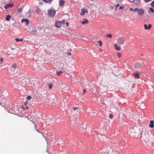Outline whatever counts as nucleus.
<instances>
[{"label":"nucleus","mask_w":154,"mask_h":154,"mask_svg":"<svg viewBox=\"0 0 154 154\" xmlns=\"http://www.w3.org/2000/svg\"><path fill=\"white\" fill-rule=\"evenodd\" d=\"M150 132L148 131H143L141 132L140 138L142 140L145 141L150 140V136L149 135Z\"/></svg>","instance_id":"obj_1"},{"label":"nucleus","mask_w":154,"mask_h":154,"mask_svg":"<svg viewBox=\"0 0 154 154\" xmlns=\"http://www.w3.org/2000/svg\"><path fill=\"white\" fill-rule=\"evenodd\" d=\"M11 71L12 74L14 75H16L18 71L16 64H14L11 67Z\"/></svg>","instance_id":"obj_2"},{"label":"nucleus","mask_w":154,"mask_h":154,"mask_svg":"<svg viewBox=\"0 0 154 154\" xmlns=\"http://www.w3.org/2000/svg\"><path fill=\"white\" fill-rule=\"evenodd\" d=\"M134 12H137L139 16H141L144 14V11L143 9L135 8L134 9Z\"/></svg>","instance_id":"obj_3"},{"label":"nucleus","mask_w":154,"mask_h":154,"mask_svg":"<svg viewBox=\"0 0 154 154\" xmlns=\"http://www.w3.org/2000/svg\"><path fill=\"white\" fill-rule=\"evenodd\" d=\"M56 12V11L54 10L51 9L48 11V14L50 17H54Z\"/></svg>","instance_id":"obj_4"},{"label":"nucleus","mask_w":154,"mask_h":154,"mask_svg":"<svg viewBox=\"0 0 154 154\" xmlns=\"http://www.w3.org/2000/svg\"><path fill=\"white\" fill-rule=\"evenodd\" d=\"M136 127H134V128H130L128 131V135L134 136L136 132L134 130V129Z\"/></svg>","instance_id":"obj_5"},{"label":"nucleus","mask_w":154,"mask_h":154,"mask_svg":"<svg viewBox=\"0 0 154 154\" xmlns=\"http://www.w3.org/2000/svg\"><path fill=\"white\" fill-rule=\"evenodd\" d=\"M118 42L121 45H123L125 42V39L123 37H120L117 39Z\"/></svg>","instance_id":"obj_6"},{"label":"nucleus","mask_w":154,"mask_h":154,"mask_svg":"<svg viewBox=\"0 0 154 154\" xmlns=\"http://www.w3.org/2000/svg\"><path fill=\"white\" fill-rule=\"evenodd\" d=\"M68 105V104L65 101L62 102L61 104L62 106L63 107V109H66L67 108Z\"/></svg>","instance_id":"obj_7"},{"label":"nucleus","mask_w":154,"mask_h":154,"mask_svg":"<svg viewBox=\"0 0 154 154\" xmlns=\"http://www.w3.org/2000/svg\"><path fill=\"white\" fill-rule=\"evenodd\" d=\"M143 66V63H137L135 65V67L137 69L140 68L142 67Z\"/></svg>","instance_id":"obj_8"},{"label":"nucleus","mask_w":154,"mask_h":154,"mask_svg":"<svg viewBox=\"0 0 154 154\" xmlns=\"http://www.w3.org/2000/svg\"><path fill=\"white\" fill-rule=\"evenodd\" d=\"M29 22V20H28L25 19H23L21 20V22L24 23V24L26 26L28 25Z\"/></svg>","instance_id":"obj_9"},{"label":"nucleus","mask_w":154,"mask_h":154,"mask_svg":"<svg viewBox=\"0 0 154 154\" xmlns=\"http://www.w3.org/2000/svg\"><path fill=\"white\" fill-rule=\"evenodd\" d=\"M55 26L57 28H60L61 26V23L60 21H57L55 23Z\"/></svg>","instance_id":"obj_10"},{"label":"nucleus","mask_w":154,"mask_h":154,"mask_svg":"<svg viewBox=\"0 0 154 154\" xmlns=\"http://www.w3.org/2000/svg\"><path fill=\"white\" fill-rule=\"evenodd\" d=\"M144 28L146 30L149 29L151 27V24H149L148 26L146 24H144Z\"/></svg>","instance_id":"obj_11"},{"label":"nucleus","mask_w":154,"mask_h":154,"mask_svg":"<svg viewBox=\"0 0 154 154\" xmlns=\"http://www.w3.org/2000/svg\"><path fill=\"white\" fill-rule=\"evenodd\" d=\"M82 12L80 13V14L82 16L84 15L85 13L88 12V11L87 9H82Z\"/></svg>","instance_id":"obj_12"},{"label":"nucleus","mask_w":154,"mask_h":154,"mask_svg":"<svg viewBox=\"0 0 154 154\" xmlns=\"http://www.w3.org/2000/svg\"><path fill=\"white\" fill-rule=\"evenodd\" d=\"M13 4H10L8 3L5 6V9H7L9 7H12L13 6Z\"/></svg>","instance_id":"obj_13"},{"label":"nucleus","mask_w":154,"mask_h":154,"mask_svg":"<svg viewBox=\"0 0 154 154\" xmlns=\"http://www.w3.org/2000/svg\"><path fill=\"white\" fill-rule=\"evenodd\" d=\"M140 0H133L132 1L134 4L136 5H138L140 3Z\"/></svg>","instance_id":"obj_14"},{"label":"nucleus","mask_w":154,"mask_h":154,"mask_svg":"<svg viewBox=\"0 0 154 154\" xmlns=\"http://www.w3.org/2000/svg\"><path fill=\"white\" fill-rule=\"evenodd\" d=\"M154 122L153 120H151L150 121L149 124V127L151 128H153L154 127Z\"/></svg>","instance_id":"obj_15"},{"label":"nucleus","mask_w":154,"mask_h":154,"mask_svg":"<svg viewBox=\"0 0 154 154\" xmlns=\"http://www.w3.org/2000/svg\"><path fill=\"white\" fill-rule=\"evenodd\" d=\"M115 48L117 50L120 51L121 50V48L120 46H119L116 44H115L114 45Z\"/></svg>","instance_id":"obj_16"},{"label":"nucleus","mask_w":154,"mask_h":154,"mask_svg":"<svg viewBox=\"0 0 154 154\" xmlns=\"http://www.w3.org/2000/svg\"><path fill=\"white\" fill-rule=\"evenodd\" d=\"M65 2L64 0H60L59 2V5L60 6H62L63 5Z\"/></svg>","instance_id":"obj_17"},{"label":"nucleus","mask_w":154,"mask_h":154,"mask_svg":"<svg viewBox=\"0 0 154 154\" xmlns=\"http://www.w3.org/2000/svg\"><path fill=\"white\" fill-rule=\"evenodd\" d=\"M88 22V20L86 19H84L83 21L82 22V23L83 24H85L87 23Z\"/></svg>","instance_id":"obj_18"},{"label":"nucleus","mask_w":154,"mask_h":154,"mask_svg":"<svg viewBox=\"0 0 154 154\" xmlns=\"http://www.w3.org/2000/svg\"><path fill=\"white\" fill-rule=\"evenodd\" d=\"M82 38H79V39H82L83 40L85 41H88V38L86 37H83Z\"/></svg>","instance_id":"obj_19"},{"label":"nucleus","mask_w":154,"mask_h":154,"mask_svg":"<svg viewBox=\"0 0 154 154\" xmlns=\"http://www.w3.org/2000/svg\"><path fill=\"white\" fill-rule=\"evenodd\" d=\"M37 32V30L35 28H34L32 30L31 32L32 34H35Z\"/></svg>","instance_id":"obj_20"},{"label":"nucleus","mask_w":154,"mask_h":154,"mask_svg":"<svg viewBox=\"0 0 154 154\" xmlns=\"http://www.w3.org/2000/svg\"><path fill=\"white\" fill-rule=\"evenodd\" d=\"M11 17V16L10 15H8L5 18L6 20L7 21H9L10 20V18Z\"/></svg>","instance_id":"obj_21"},{"label":"nucleus","mask_w":154,"mask_h":154,"mask_svg":"<svg viewBox=\"0 0 154 154\" xmlns=\"http://www.w3.org/2000/svg\"><path fill=\"white\" fill-rule=\"evenodd\" d=\"M134 76L135 77L138 79H139L140 78L139 74L138 73H135L134 74Z\"/></svg>","instance_id":"obj_22"},{"label":"nucleus","mask_w":154,"mask_h":154,"mask_svg":"<svg viewBox=\"0 0 154 154\" xmlns=\"http://www.w3.org/2000/svg\"><path fill=\"white\" fill-rule=\"evenodd\" d=\"M36 11L37 13L39 14L41 12V10L39 8H37L36 9Z\"/></svg>","instance_id":"obj_23"},{"label":"nucleus","mask_w":154,"mask_h":154,"mask_svg":"<svg viewBox=\"0 0 154 154\" xmlns=\"http://www.w3.org/2000/svg\"><path fill=\"white\" fill-rule=\"evenodd\" d=\"M149 11L151 12L152 13H153L154 12V9L151 8H149Z\"/></svg>","instance_id":"obj_24"},{"label":"nucleus","mask_w":154,"mask_h":154,"mask_svg":"<svg viewBox=\"0 0 154 154\" xmlns=\"http://www.w3.org/2000/svg\"><path fill=\"white\" fill-rule=\"evenodd\" d=\"M86 88L87 90H91L90 86L88 85H86Z\"/></svg>","instance_id":"obj_25"},{"label":"nucleus","mask_w":154,"mask_h":154,"mask_svg":"<svg viewBox=\"0 0 154 154\" xmlns=\"http://www.w3.org/2000/svg\"><path fill=\"white\" fill-rule=\"evenodd\" d=\"M63 73V72L61 71H59L58 72H57V75H60L61 74V73Z\"/></svg>","instance_id":"obj_26"},{"label":"nucleus","mask_w":154,"mask_h":154,"mask_svg":"<svg viewBox=\"0 0 154 154\" xmlns=\"http://www.w3.org/2000/svg\"><path fill=\"white\" fill-rule=\"evenodd\" d=\"M97 42L99 43V45L100 46H101L102 45V42L100 40L98 41Z\"/></svg>","instance_id":"obj_27"},{"label":"nucleus","mask_w":154,"mask_h":154,"mask_svg":"<svg viewBox=\"0 0 154 154\" xmlns=\"http://www.w3.org/2000/svg\"><path fill=\"white\" fill-rule=\"evenodd\" d=\"M43 1L46 3H48L51 2V0H43Z\"/></svg>","instance_id":"obj_28"},{"label":"nucleus","mask_w":154,"mask_h":154,"mask_svg":"<svg viewBox=\"0 0 154 154\" xmlns=\"http://www.w3.org/2000/svg\"><path fill=\"white\" fill-rule=\"evenodd\" d=\"M48 86L49 89H51L52 87V84L50 83L48 84Z\"/></svg>","instance_id":"obj_29"},{"label":"nucleus","mask_w":154,"mask_h":154,"mask_svg":"<svg viewBox=\"0 0 154 154\" xmlns=\"http://www.w3.org/2000/svg\"><path fill=\"white\" fill-rule=\"evenodd\" d=\"M117 56L118 57H120L121 56V54L120 53H118L117 54Z\"/></svg>","instance_id":"obj_30"},{"label":"nucleus","mask_w":154,"mask_h":154,"mask_svg":"<svg viewBox=\"0 0 154 154\" xmlns=\"http://www.w3.org/2000/svg\"><path fill=\"white\" fill-rule=\"evenodd\" d=\"M151 5L152 7L154 8V1L151 3Z\"/></svg>","instance_id":"obj_31"},{"label":"nucleus","mask_w":154,"mask_h":154,"mask_svg":"<svg viewBox=\"0 0 154 154\" xmlns=\"http://www.w3.org/2000/svg\"><path fill=\"white\" fill-rule=\"evenodd\" d=\"M109 117L110 118L112 119V118L113 117V116L112 114H110L109 115Z\"/></svg>","instance_id":"obj_32"},{"label":"nucleus","mask_w":154,"mask_h":154,"mask_svg":"<svg viewBox=\"0 0 154 154\" xmlns=\"http://www.w3.org/2000/svg\"><path fill=\"white\" fill-rule=\"evenodd\" d=\"M106 36L110 38H111L112 37V36L110 34H109L108 35Z\"/></svg>","instance_id":"obj_33"},{"label":"nucleus","mask_w":154,"mask_h":154,"mask_svg":"<svg viewBox=\"0 0 154 154\" xmlns=\"http://www.w3.org/2000/svg\"><path fill=\"white\" fill-rule=\"evenodd\" d=\"M15 40L17 42H19L20 41L19 39L18 38H16Z\"/></svg>","instance_id":"obj_34"},{"label":"nucleus","mask_w":154,"mask_h":154,"mask_svg":"<svg viewBox=\"0 0 154 154\" xmlns=\"http://www.w3.org/2000/svg\"><path fill=\"white\" fill-rule=\"evenodd\" d=\"M3 60L2 58H0V61L1 62L0 63V64H2V63L3 62Z\"/></svg>","instance_id":"obj_35"},{"label":"nucleus","mask_w":154,"mask_h":154,"mask_svg":"<svg viewBox=\"0 0 154 154\" xmlns=\"http://www.w3.org/2000/svg\"><path fill=\"white\" fill-rule=\"evenodd\" d=\"M31 97L30 96H28L27 97V99L28 100H30L31 99Z\"/></svg>","instance_id":"obj_36"},{"label":"nucleus","mask_w":154,"mask_h":154,"mask_svg":"<svg viewBox=\"0 0 154 154\" xmlns=\"http://www.w3.org/2000/svg\"><path fill=\"white\" fill-rule=\"evenodd\" d=\"M61 23H62L63 24H64L65 23V20H63L62 21L60 22Z\"/></svg>","instance_id":"obj_37"},{"label":"nucleus","mask_w":154,"mask_h":154,"mask_svg":"<svg viewBox=\"0 0 154 154\" xmlns=\"http://www.w3.org/2000/svg\"><path fill=\"white\" fill-rule=\"evenodd\" d=\"M22 10V8H19L18 9V11L19 12H20V11H21Z\"/></svg>","instance_id":"obj_38"},{"label":"nucleus","mask_w":154,"mask_h":154,"mask_svg":"<svg viewBox=\"0 0 154 154\" xmlns=\"http://www.w3.org/2000/svg\"><path fill=\"white\" fill-rule=\"evenodd\" d=\"M78 108L77 107H75L73 108V109L74 110H75L78 109Z\"/></svg>","instance_id":"obj_39"},{"label":"nucleus","mask_w":154,"mask_h":154,"mask_svg":"<svg viewBox=\"0 0 154 154\" xmlns=\"http://www.w3.org/2000/svg\"><path fill=\"white\" fill-rule=\"evenodd\" d=\"M119 6V4H117L116 5H115V7H116V8H118V7Z\"/></svg>","instance_id":"obj_40"},{"label":"nucleus","mask_w":154,"mask_h":154,"mask_svg":"<svg viewBox=\"0 0 154 154\" xmlns=\"http://www.w3.org/2000/svg\"><path fill=\"white\" fill-rule=\"evenodd\" d=\"M86 92V89H83V93L84 94H85V93Z\"/></svg>","instance_id":"obj_41"},{"label":"nucleus","mask_w":154,"mask_h":154,"mask_svg":"<svg viewBox=\"0 0 154 154\" xmlns=\"http://www.w3.org/2000/svg\"><path fill=\"white\" fill-rule=\"evenodd\" d=\"M66 26H67V27H68L69 26V23L68 22H66Z\"/></svg>","instance_id":"obj_42"},{"label":"nucleus","mask_w":154,"mask_h":154,"mask_svg":"<svg viewBox=\"0 0 154 154\" xmlns=\"http://www.w3.org/2000/svg\"><path fill=\"white\" fill-rule=\"evenodd\" d=\"M68 55L70 56L71 55V54L70 52H68L67 53Z\"/></svg>","instance_id":"obj_43"},{"label":"nucleus","mask_w":154,"mask_h":154,"mask_svg":"<svg viewBox=\"0 0 154 154\" xmlns=\"http://www.w3.org/2000/svg\"><path fill=\"white\" fill-rule=\"evenodd\" d=\"M123 8H124L123 7L120 6L119 8V9H122Z\"/></svg>","instance_id":"obj_44"},{"label":"nucleus","mask_w":154,"mask_h":154,"mask_svg":"<svg viewBox=\"0 0 154 154\" xmlns=\"http://www.w3.org/2000/svg\"><path fill=\"white\" fill-rule=\"evenodd\" d=\"M130 11H134V9H133V8H130Z\"/></svg>","instance_id":"obj_45"},{"label":"nucleus","mask_w":154,"mask_h":154,"mask_svg":"<svg viewBox=\"0 0 154 154\" xmlns=\"http://www.w3.org/2000/svg\"><path fill=\"white\" fill-rule=\"evenodd\" d=\"M21 108L22 109H23L24 110L25 109V108L24 107V106H21Z\"/></svg>","instance_id":"obj_46"},{"label":"nucleus","mask_w":154,"mask_h":154,"mask_svg":"<svg viewBox=\"0 0 154 154\" xmlns=\"http://www.w3.org/2000/svg\"><path fill=\"white\" fill-rule=\"evenodd\" d=\"M150 0H144L146 2H147L149 1Z\"/></svg>","instance_id":"obj_47"},{"label":"nucleus","mask_w":154,"mask_h":154,"mask_svg":"<svg viewBox=\"0 0 154 154\" xmlns=\"http://www.w3.org/2000/svg\"><path fill=\"white\" fill-rule=\"evenodd\" d=\"M20 41L22 42L23 41V39L22 38L19 39Z\"/></svg>","instance_id":"obj_48"},{"label":"nucleus","mask_w":154,"mask_h":154,"mask_svg":"<svg viewBox=\"0 0 154 154\" xmlns=\"http://www.w3.org/2000/svg\"><path fill=\"white\" fill-rule=\"evenodd\" d=\"M25 108V109H28V107L27 106H26V107Z\"/></svg>","instance_id":"obj_49"},{"label":"nucleus","mask_w":154,"mask_h":154,"mask_svg":"<svg viewBox=\"0 0 154 154\" xmlns=\"http://www.w3.org/2000/svg\"><path fill=\"white\" fill-rule=\"evenodd\" d=\"M24 103H25V105H26L27 104V102H25Z\"/></svg>","instance_id":"obj_50"},{"label":"nucleus","mask_w":154,"mask_h":154,"mask_svg":"<svg viewBox=\"0 0 154 154\" xmlns=\"http://www.w3.org/2000/svg\"><path fill=\"white\" fill-rule=\"evenodd\" d=\"M100 51H102V49H100Z\"/></svg>","instance_id":"obj_51"},{"label":"nucleus","mask_w":154,"mask_h":154,"mask_svg":"<svg viewBox=\"0 0 154 154\" xmlns=\"http://www.w3.org/2000/svg\"><path fill=\"white\" fill-rule=\"evenodd\" d=\"M148 11V13H149V11Z\"/></svg>","instance_id":"obj_52"}]
</instances>
